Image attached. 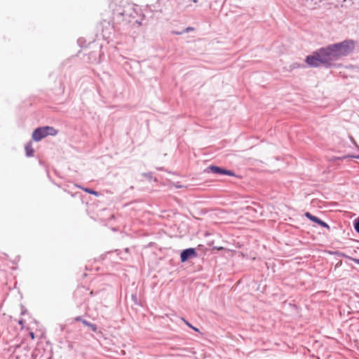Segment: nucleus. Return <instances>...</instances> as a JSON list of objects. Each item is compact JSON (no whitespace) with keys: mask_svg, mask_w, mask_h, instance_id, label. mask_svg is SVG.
Returning <instances> with one entry per match:
<instances>
[{"mask_svg":"<svg viewBox=\"0 0 359 359\" xmlns=\"http://www.w3.org/2000/svg\"><path fill=\"white\" fill-rule=\"evenodd\" d=\"M356 43L352 39H346L339 43L321 47L305 58L308 67L325 69L337 67V61L351 55L355 48Z\"/></svg>","mask_w":359,"mask_h":359,"instance_id":"1","label":"nucleus"},{"mask_svg":"<svg viewBox=\"0 0 359 359\" xmlns=\"http://www.w3.org/2000/svg\"><path fill=\"white\" fill-rule=\"evenodd\" d=\"M58 130L52 126H43L36 128L32 133V140L39 142L48 135L55 136Z\"/></svg>","mask_w":359,"mask_h":359,"instance_id":"2","label":"nucleus"},{"mask_svg":"<svg viewBox=\"0 0 359 359\" xmlns=\"http://www.w3.org/2000/svg\"><path fill=\"white\" fill-rule=\"evenodd\" d=\"M206 170L208 172H212L213 174H215V175H229V176H236V174L234 173L233 171L231 170H227L226 168H222V167H219V166H217V165H211L210 166H208L206 169Z\"/></svg>","mask_w":359,"mask_h":359,"instance_id":"3","label":"nucleus"},{"mask_svg":"<svg viewBox=\"0 0 359 359\" xmlns=\"http://www.w3.org/2000/svg\"><path fill=\"white\" fill-rule=\"evenodd\" d=\"M198 257L196 250L194 248H189L183 250L180 253V261L184 263L190 259H194Z\"/></svg>","mask_w":359,"mask_h":359,"instance_id":"4","label":"nucleus"},{"mask_svg":"<svg viewBox=\"0 0 359 359\" xmlns=\"http://www.w3.org/2000/svg\"><path fill=\"white\" fill-rule=\"evenodd\" d=\"M304 215L307 219H309L311 222H315L318 224L319 226L327 229L328 231H330V226L325 222L323 221L318 217L313 215L309 212H305Z\"/></svg>","mask_w":359,"mask_h":359,"instance_id":"5","label":"nucleus"},{"mask_svg":"<svg viewBox=\"0 0 359 359\" xmlns=\"http://www.w3.org/2000/svg\"><path fill=\"white\" fill-rule=\"evenodd\" d=\"M73 321L75 322H81L83 325L85 326H87L90 330H91L93 332H98V327L96 324L92 323L89 321H87L86 320L83 319L82 316H77L75 317L73 319Z\"/></svg>","mask_w":359,"mask_h":359,"instance_id":"6","label":"nucleus"},{"mask_svg":"<svg viewBox=\"0 0 359 359\" xmlns=\"http://www.w3.org/2000/svg\"><path fill=\"white\" fill-rule=\"evenodd\" d=\"M25 149L26 156L27 157H32L34 156V150L32 147V142H29L25 144Z\"/></svg>","mask_w":359,"mask_h":359,"instance_id":"7","label":"nucleus"},{"mask_svg":"<svg viewBox=\"0 0 359 359\" xmlns=\"http://www.w3.org/2000/svg\"><path fill=\"white\" fill-rule=\"evenodd\" d=\"M307 64L305 65L304 63H299V62H293L292 63L290 66H289V68H290V71H292L295 69H304V68H306V67Z\"/></svg>","mask_w":359,"mask_h":359,"instance_id":"8","label":"nucleus"},{"mask_svg":"<svg viewBox=\"0 0 359 359\" xmlns=\"http://www.w3.org/2000/svg\"><path fill=\"white\" fill-rule=\"evenodd\" d=\"M79 188L81 189L82 190H83L85 192L89 194H92V195H94L95 196H98L100 195L99 192L97 191H95L93 189H91L90 188H86V187H83L81 186H79V185H76Z\"/></svg>","mask_w":359,"mask_h":359,"instance_id":"9","label":"nucleus"},{"mask_svg":"<svg viewBox=\"0 0 359 359\" xmlns=\"http://www.w3.org/2000/svg\"><path fill=\"white\" fill-rule=\"evenodd\" d=\"M329 253L330 255H336V256L340 257H346L348 259V257H350L349 256H347L344 252H340V251H329Z\"/></svg>","mask_w":359,"mask_h":359,"instance_id":"10","label":"nucleus"},{"mask_svg":"<svg viewBox=\"0 0 359 359\" xmlns=\"http://www.w3.org/2000/svg\"><path fill=\"white\" fill-rule=\"evenodd\" d=\"M194 29V27H188L181 30L180 32H175V35H181V34H183L184 33H188V32H189L191 31H193Z\"/></svg>","mask_w":359,"mask_h":359,"instance_id":"11","label":"nucleus"},{"mask_svg":"<svg viewBox=\"0 0 359 359\" xmlns=\"http://www.w3.org/2000/svg\"><path fill=\"white\" fill-rule=\"evenodd\" d=\"M356 158V159H359V155H346V156H341V157H338L337 159L338 160H343V159H345V158Z\"/></svg>","mask_w":359,"mask_h":359,"instance_id":"12","label":"nucleus"},{"mask_svg":"<svg viewBox=\"0 0 359 359\" xmlns=\"http://www.w3.org/2000/svg\"><path fill=\"white\" fill-rule=\"evenodd\" d=\"M355 231L359 233V217L353 221Z\"/></svg>","mask_w":359,"mask_h":359,"instance_id":"13","label":"nucleus"},{"mask_svg":"<svg viewBox=\"0 0 359 359\" xmlns=\"http://www.w3.org/2000/svg\"><path fill=\"white\" fill-rule=\"evenodd\" d=\"M182 320L184 322V323L190 328H191L192 330H194V331L196 332H199V330L198 328L193 326L189 321H187V320H185L184 318H182Z\"/></svg>","mask_w":359,"mask_h":359,"instance_id":"14","label":"nucleus"},{"mask_svg":"<svg viewBox=\"0 0 359 359\" xmlns=\"http://www.w3.org/2000/svg\"><path fill=\"white\" fill-rule=\"evenodd\" d=\"M20 348L18 347L17 349H15L13 353V355H11V358H15V359H21L20 357L18 355V351L20 350Z\"/></svg>","mask_w":359,"mask_h":359,"instance_id":"15","label":"nucleus"},{"mask_svg":"<svg viewBox=\"0 0 359 359\" xmlns=\"http://www.w3.org/2000/svg\"><path fill=\"white\" fill-rule=\"evenodd\" d=\"M60 88H59V91H60V93H64V92H65V86L62 83L61 80H60Z\"/></svg>","mask_w":359,"mask_h":359,"instance_id":"16","label":"nucleus"},{"mask_svg":"<svg viewBox=\"0 0 359 359\" xmlns=\"http://www.w3.org/2000/svg\"><path fill=\"white\" fill-rule=\"evenodd\" d=\"M143 175L149 180H151L153 178V175L151 172H146L144 173Z\"/></svg>","mask_w":359,"mask_h":359,"instance_id":"17","label":"nucleus"},{"mask_svg":"<svg viewBox=\"0 0 359 359\" xmlns=\"http://www.w3.org/2000/svg\"><path fill=\"white\" fill-rule=\"evenodd\" d=\"M132 299L135 304H139L137 302V297L136 294H132Z\"/></svg>","mask_w":359,"mask_h":359,"instance_id":"18","label":"nucleus"},{"mask_svg":"<svg viewBox=\"0 0 359 359\" xmlns=\"http://www.w3.org/2000/svg\"><path fill=\"white\" fill-rule=\"evenodd\" d=\"M348 259L352 260L357 264H359V259L353 258V257H348Z\"/></svg>","mask_w":359,"mask_h":359,"instance_id":"19","label":"nucleus"},{"mask_svg":"<svg viewBox=\"0 0 359 359\" xmlns=\"http://www.w3.org/2000/svg\"><path fill=\"white\" fill-rule=\"evenodd\" d=\"M214 249H217V250H224L223 247H213Z\"/></svg>","mask_w":359,"mask_h":359,"instance_id":"20","label":"nucleus"},{"mask_svg":"<svg viewBox=\"0 0 359 359\" xmlns=\"http://www.w3.org/2000/svg\"><path fill=\"white\" fill-rule=\"evenodd\" d=\"M29 334L30 337H31L32 339H34V332H29Z\"/></svg>","mask_w":359,"mask_h":359,"instance_id":"21","label":"nucleus"},{"mask_svg":"<svg viewBox=\"0 0 359 359\" xmlns=\"http://www.w3.org/2000/svg\"><path fill=\"white\" fill-rule=\"evenodd\" d=\"M19 324L21 325L22 326H23V323H24V320L22 319L18 321Z\"/></svg>","mask_w":359,"mask_h":359,"instance_id":"22","label":"nucleus"},{"mask_svg":"<svg viewBox=\"0 0 359 359\" xmlns=\"http://www.w3.org/2000/svg\"><path fill=\"white\" fill-rule=\"evenodd\" d=\"M181 32V31H180V30H177V31L172 30V31H171V33H172V34H175V32Z\"/></svg>","mask_w":359,"mask_h":359,"instance_id":"23","label":"nucleus"},{"mask_svg":"<svg viewBox=\"0 0 359 359\" xmlns=\"http://www.w3.org/2000/svg\"><path fill=\"white\" fill-rule=\"evenodd\" d=\"M124 251H125V252H126V253H129L130 250H129V248H125V249H124Z\"/></svg>","mask_w":359,"mask_h":359,"instance_id":"24","label":"nucleus"},{"mask_svg":"<svg viewBox=\"0 0 359 359\" xmlns=\"http://www.w3.org/2000/svg\"><path fill=\"white\" fill-rule=\"evenodd\" d=\"M94 294H95V293H94V292H93V291H91V292H90V296H93V295H94Z\"/></svg>","mask_w":359,"mask_h":359,"instance_id":"25","label":"nucleus"},{"mask_svg":"<svg viewBox=\"0 0 359 359\" xmlns=\"http://www.w3.org/2000/svg\"><path fill=\"white\" fill-rule=\"evenodd\" d=\"M118 15H122V16H123V15H124V13H123V12H120V13H118Z\"/></svg>","mask_w":359,"mask_h":359,"instance_id":"26","label":"nucleus"},{"mask_svg":"<svg viewBox=\"0 0 359 359\" xmlns=\"http://www.w3.org/2000/svg\"><path fill=\"white\" fill-rule=\"evenodd\" d=\"M94 60L96 61L97 60V57L96 55H94Z\"/></svg>","mask_w":359,"mask_h":359,"instance_id":"27","label":"nucleus"}]
</instances>
